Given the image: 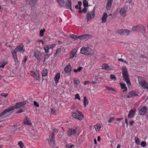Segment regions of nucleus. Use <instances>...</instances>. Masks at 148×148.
I'll return each mask as SVG.
<instances>
[{"mask_svg": "<svg viewBox=\"0 0 148 148\" xmlns=\"http://www.w3.org/2000/svg\"><path fill=\"white\" fill-rule=\"evenodd\" d=\"M58 131V129L54 128L52 130V133H50L49 134V138L47 139L48 143L50 147L51 148H54L55 145L54 140V135Z\"/></svg>", "mask_w": 148, "mask_h": 148, "instance_id": "f257e3e1", "label": "nucleus"}, {"mask_svg": "<svg viewBox=\"0 0 148 148\" xmlns=\"http://www.w3.org/2000/svg\"><path fill=\"white\" fill-rule=\"evenodd\" d=\"M23 47L24 46L23 45H20L15 49L12 51V53L13 58L15 62H18L17 53L18 51H19L21 52L22 53H23L25 51V50L23 49Z\"/></svg>", "mask_w": 148, "mask_h": 148, "instance_id": "f03ea898", "label": "nucleus"}, {"mask_svg": "<svg viewBox=\"0 0 148 148\" xmlns=\"http://www.w3.org/2000/svg\"><path fill=\"white\" fill-rule=\"evenodd\" d=\"M57 2L61 7H66L67 9H70L73 12V10L71 8V0H67L66 2L65 0H57Z\"/></svg>", "mask_w": 148, "mask_h": 148, "instance_id": "7ed1b4c3", "label": "nucleus"}, {"mask_svg": "<svg viewBox=\"0 0 148 148\" xmlns=\"http://www.w3.org/2000/svg\"><path fill=\"white\" fill-rule=\"evenodd\" d=\"M122 71L123 77L126 83L128 86H130L131 84L129 78L127 69L126 67H123Z\"/></svg>", "mask_w": 148, "mask_h": 148, "instance_id": "20e7f679", "label": "nucleus"}, {"mask_svg": "<svg viewBox=\"0 0 148 148\" xmlns=\"http://www.w3.org/2000/svg\"><path fill=\"white\" fill-rule=\"evenodd\" d=\"M80 52L86 56H93L94 55L93 50L89 47H82L81 49Z\"/></svg>", "mask_w": 148, "mask_h": 148, "instance_id": "39448f33", "label": "nucleus"}, {"mask_svg": "<svg viewBox=\"0 0 148 148\" xmlns=\"http://www.w3.org/2000/svg\"><path fill=\"white\" fill-rule=\"evenodd\" d=\"M20 102L17 103L15 106H12L5 110L8 115H10L15 109L21 107Z\"/></svg>", "mask_w": 148, "mask_h": 148, "instance_id": "423d86ee", "label": "nucleus"}, {"mask_svg": "<svg viewBox=\"0 0 148 148\" xmlns=\"http://www.w3.org/2000/svg\"><path fill=\"white\" fill-rule=\"evenodd\" d=\"M95 8L94 7L92 11H89L87 13L86 18L87 19V21L94 18L95 14Z\"/></svg>", "mask_w": 148, "mask_h": 148, "instance_id": "0eeeda50", "label": "nucleus"}, {"mask_svg": "<svg viewBox=\"0 0 148 148\" xmlns=\"http://www.w3.org/2000/svg\"><path fill=\"white\" fill-rule=\"evenodd\" d=\"M129 30L125 29H119L116 31V33L120 35L127 36L130 34Z\"/></svg>", "mask_w": 148, "mask_h": 148, "instance_id": "6e6552de", "label": "nucleus"}, {"mask_svg": "<svg viewBox=\"0 0 148 148\" xmlns=\"http://www.w3.org/2000/svg\"><path fill=\"white\" fill-rule=\"evenodd\" d=\"M77 112L78 114L75 112H73L72 116L74 118L77 119L81 121L84 117L83 115L81 112L79 111H77Z\"/></svg>", "mask_w": 148, "mask_h": 148, "instance_id": "1a4fd4ad", "label": "nucleus"}, {"mask_svg": "<svg viewBox=\"0 0 148 148\" xmlns=\"http://www.w3.org/2000/svg\"><path fill=\"white\" fill-rule=\"evenodd\" d=\"M138 82L140 86L146 89L148 92V83L143 79L138 80Z\"/></svg>", "mask_w": 148, "mask_h": 148, "instance_id": "9d476101", "label": "nucleus"}, {"mask_svg": "<svg viewBox=\"0 0 148 148\" xmlns=\"http://www.w3.org/2000/svg\"><path fill=\"white\" fill-rule=\"evenodd\" d=\"M127 8L126 6H124L121 8L119 11L120 15L123 17H125L126 16V12Z\"/></svg>", "mask_w": 148, "mask_h": 148, "instance_id": "9b49d317", "label": "nucleus"}, {"mask_svg": "<svg viewBox=\"0 0 148 148\" xmlns=\"http://www.w3.org/2000/svg\"><path fill=\"white\" fill-rule=\"evenodd\" d=\"M79 39L81 40L84 39H91L92 38V36L91 35L88 34H84L83 35L79 36Z\"/></svg>", "mask_w": 148, "mask_h": 148, "instance_id": "f8f14e48", "label": "nucleus"}, {"mask_svg": "<svg viewBox=\"0 0 148 148\" xmlns=\"http://www.w3.org/2000/svg\"><path fill=\"white\" fill-rule=\"evenodd\" d=\"M31 75L36 80H38L39 79V73L38 71L32 72Z\"/></svg>", "mask_w": 148, "mask_h": 148, "instance_id": "ddd939ff", "label": "nucleus"}, {"mask_svg": "<svg viewBox=\"0 0 148 148\" xmlns=\"http://www.w3.org/2000/svg\"><path fill=\"white\" fill-rule=\"evenodd\" d=\"M76 134V130L73 128H70L69 129V130L67 132V134L69 136L73 135L75 136Z\"/></svg>", "mask_w": 148, "mask_h": 148, "instance_id": "4468645a", "label": "nucleus"}, {"mask_svg": "<svg viewBox=\"0 0 148 148\" xmlns=\"http://www.w3.org/2000/svg\"><path fill=\"white\" fill-rule=\"evenodd\" d=\"M147 108L146 106H143L139 109V113L141 115L145 114L147 112Z\"/></svg>", "mask_w": 148, "mask_h": 148, "instance_id": "2eb2a0df", "label": "nucleus"}, {"mask_svg": "<svg viewBox=\"0 0 148 148\" xmlns=\"http://www.w3.org/2000/svg\"><path fill=\"white\" fill-rule=\"evenodd\" d=\"M77 57V50L76 49H73L70 53V59L73 58Z\"/></svg>", "mask_w": 148, "mask_h": 148, "instance_id": "dca6fc26", "label": "nucleus"}, {"mask_svg": "<svg viewBox=\"0 0 148 148\" xmlns=\"http://www.w3.org/2000/svg\"><path fill=\"white\" fill-rule=\"evenodd\" d=\"M34 56L37 59H40L42 58L41 53L37 50H35L34 51Z\"/></svg>", "mask_w": 148, "mask_h": 148, "instance_id": "f3484780", "label": "nucleus"}, {"mask_svg": "<svg viewBox=\"0 0 148 148\" xmlns=\"http://www.w3.org/2000/svg\"><path fill=\"white\" fill-rule=\"evenodd\" d=\"M113 0H107V2L106 5V9L108 10H110L112 4Z\"/></svg>", "mask_w": 148, "mask_h": 148, "instance_id": "a211bd4d", "label": "nucleus"}, {"mask_svg": "<svg viewBox=\"0 0 148 148\" xmlns=\"http://www.w3.org/2000/svg\"><path fill=\"white\" fill-rule=\"evenodd\" d=\"M138 95L136 94V92L132 91L129 92L127 95L126 96V97L127 98H130Z\"/></svg>", "mask_w": 148, "mask_h": 148, "instance_id": "6ab92c4d", "label": "nucleus"}, {"mask_svg": "<svg viewBox=\"0 0 148 148\" xmlns=\"http://www.w3.org/2000/svg\"><path fill=\"white\" fill-rule=\"evenodd\" d=\"M136 110L134 109H131L129 112L128 115V117L129 118L131 119L134 117Z\"/></svg>", "mask_w": 148, "mask_h": 148, "instance_id": "aec40b11", "label": "nucleus"}, {"mask_svg": "<svg viewBox=\"0 0 148 148\" xmlns=\"http://www.w3.org/2000/svg\"><path fill=\"white\" fill-rule=\"evenodd\" d=\"M8 116V115L5 110L1 113H0V122L1 121V120L2 119L5 118Z\"/></svg>", "mask_w": 148, "mask_h": 148, "instance_id": "412c9836", "label": "nucleus"}, {"mask_svg": "<svg viewBox=\"0 0 148 148\" xmlns=\"http://www.w3.org/2000/svg\"><path fill=\"white\" fill-rule=\"evenodd\" d=\"M108 16V15L106 13L104 12L103 14L101 19L102 20V23H103L106 22Z\"/></svg>", "mask_w": 148, "mask_h": 148, "instance_id": "4be33fe9", "label": "nucleus"}, {"mask_svg": "<svg viewBox=\"0 0 148 148\" xmlns=\"http://www.w3.org/2000/svg\"><path fill=\"white\" fill-rule=\"evenodd\" d=\"M60 77V73H58L55 76L54 80L56 84L58 82L59 80Z\"/></svg>", "mask_w": 148, "mask_h": 148, "instance_id": "5701e85b", "label": "nucleus"}, {"mask_svg": "<svg viewBox=\"0 0 148 148\" xmlns=\"http://www.w3.org/2000/svg\"><path fill=\"white\" fill-rule=\"evenodd\" d=\"M64 71L66 73H70L71 71V66L70 64H69L65 67L64 69Z\"/></svg>", "mask_w": 148, "mask_h": 148, "instance_id": "b1692460", "label": "nucleus"}, {"mask_svg": "<svg viewBox=\"0 0 148 148\" xmlns=\"http://www.w3.org/2000/svg\"><path fill=\"white\" fill-rule=\"evenodd\" d=\"M139 28L140 29V32L143 34H144L145 33L146 29L145 27L143 25H140L139 27Z\"/></svg>", "mask_w": 148, "mask_h": 148, "instance_id": "393cba45", "label": "nucleus"}, {"mask_svg": "<svg viewBox=\"0 0 148 148\" xmlns=\"http://www.w3.org/2000/svg\"><path fill=\"white\" fill-rule=\"evenodd\" d=\"M23 122L24 124L25 125H31L32 124L31 122L27 117H26V118L24 119Z\"/></svg>", "mask_w": 148, "mask_h": 148, "instance_id": "a878e982", "label": "nucleus"}, {"mask_svg": "<svg viewBox=\"0 0 148 148\" xmlns=\"http://www.w3.org/2000/svg\"><path fill=\"white\" fill-rule=\"evenodd\" d=\"M43 48L46 53H49V49H50V47L49 45H47L44 46Z\"/></svg>", "mask_w": 148, "mask_h": 148, "instance_id": "bb28decb", "label": "nucleus"}, {"mask_svg": "<svg viewBox=\"0 0 148 148\" xmlns=\"http://www.w3.org/2000/svg\"><path fill=\"white\" fill-rule=\"evenodd\" d=\"M83 103L84 106L85 107L88 104V101L86 96L84 97Z\"/></svg>", "mask_w": 148, "mask_h": 148, "instance_id": "cd10ccee", "label": "nucleus"}, {"mask_svg": "<svg viewBox=\"0 0 148 148\" xmlns=\"http://www.w3.org/2000/svg\"><path fill=\"white\" fill-rule=\"evenodd\" d=\"M109 67L108 65L107 64H103L102 65V69L108 70Z\"/></svg>", "mask_w": 148, "mask_h": 148, "instance_id": "c85d7f7f", "label": "nucleus"}, {"mask_svg": "<svg viewBox=\"0 0 148 148\" xmlns=\"http://www.w3.org/2000/svg\"><path fill=\"white\" fill-rule=\"evenodd\" d=\"M121 89H124V90L123 91V92L126 91L127 90V88L126 87V85L125 84H121Z\"/></svg>", "mask_w": 148, "mask_h": 148, "instance_id": "c756f323", "label": "nucleus"}, {"mask_svg": "<svg viewBox=\"0 0 148 148\" xmlns=\"http://www.w3.org/2000/svg\"><path fill=\"white\" fill-rule=\"evenodd\" d=\"M7 62H3L0 63V68H3L4 66L7 64Z\"/></svg>", "mask_w": 148, "mask_h": 148, "instance_id": "7c9ffc66", "label": "nucleus"}, {"mask_svg": "<svg viewBox=\"0 0 148 148\" xmlns=\"http://www.w3.org/2000/svg\"><path fill=\"white\" fill-rule=\"evenodd\" d=\"M87 8L86 7H84V8L82 10H79L78 11V12L79 13H85L87 12Z\"/></svg>", "mask_w": 148, "mask_h": 148, "instance_id": "2f4dec72", "label": "nucleus"}, {"mask_svg": "<svg viewBox=\"0 0 148 148\" xmlns=\"http://www.w3.org/2000/svg\"><path fill=\"white\" fill-rule=\"evenodd\" d=\"M47 70L46 69H44L42 72V77L46 76L47 74Z\"/></svg>", "mask_w": 148, "mask_h": 148, "instance_id": "473e14b6", "label": "nucleus"}, {"mask_svg": "<svg viewBox=\"0 0 148 148\" xmlns=\"http://www.w3.org/2000/svg\"><path fill=\"white\" fill-rule=\"evenodd\" d=\"M105 87L106 88V90L113 91H116V90L115 89L113 88L112 87H110L109 86H105Z\"/></svg>", "mask_w": 148, "mask_h": 148, "instance_id": "72a5a7b5", "label": "nucleus"}, {"mask_svg": "<svg viewBox=\"0 0 148 148\" xmlns=\"http://www.w3.org/2000/svg\"><path fill=\"white\" fill-rule=\"evenodd\" d=\"M70 37L71 38L75 40H77L78 39H79V36H77V35L74 34H72L70 36Z\"/></svg>", "mask_w": 148, "mask_h": 148, "instance_id": "f704fd0d", "label": "nucleus"}, {"mask_svg": "<svg viewBox=\"0 0 148 148\" xmlns=\"http://www.w3.org/2000/svg\"><path fill=\"white\" fill-rule=\"evenodd\" d=\"M83 4L84 7H87L88 6V3L86 0H84L83 1Z\"/></svg>", "mask_w": 148, "mask_h": 148, "instance_id": "c9c22d12", "label": "nucleus"}, {"mask_svg": "<svg viewBox=\"0 0 148 148\" xmlns=\"http://www.w3.org/2000/svg\"><path fill=\"white\" fill-rule=\"evenodd\" d=\"M135 140V142L138 145H140V140L139 138L137 137H135L134 138Z\"/></svg>", "mask_w": 148, "mask_h": 148, "instance_id": "e433bc0d", "label": "nucleus"}, {"mask_svg": "<svg viewBox=\"0 0 148 148\" xmlns=\"http://www.w3.org/2000/svg\"><path fill=\"white\" fill-rule=\"evenodd\" d=\"M82 67H79L77 69H74L73 71L75 73H77L78 72H79L82 70Z\"/></svg>", "mask_w": 148, "mask_h": 148, "instance_id": "4c0bfd02", "label": "nucleus"}, {"mask_svg": "<svg viewBox=\"0 0 148 148\" xmlns=\"http://www.w3.org/2000/svg\"><path fill=\"white\" fill-rule=\"evenodd\" d=\"M45 32V29H41L40 32V35L41 36H42L44 35V33Z\"/></svg>", "mask_w": 148, "mask_h": 148, "instance_id": "58836bf2", "label": "nucleus"}, {"mask_svg": "<svg viewBox=\"0 0 148 148\" xmlns=\"http://www.w3.org/2000/svg\"><path fill=\"white\" fill-rule=\"evenodd\" d=\"M66 148H75L74 145H66Z\"/></svg>", "mask_w": 148, "mask_h": 148, "instance_id": "ea45409f", "label": "nucleus"}, {"mask_svg": "<svg viewBox=\"0 0 148 148\" xmlns=\"http://www.w3.org/2000/svg\"><path fill=\"white\" fill-rule=\"evenodd\" d=\"M18 145L21 148H23L24 145L23 143L21 141L18 142Z\"/></svg>", "mask_w": 148, "mask_h": 148, "instance_id": "a19ab883", "label": "nucleus"}, {"mask_svg": "<svg viewBox=\"0 0 148 148\" xmlns=\"http://www.w3.org/2000/svg\"><path fill=\"white\" fill-rule=\"evenodd\" d=\"M73 82L75 84L77 85L79 84L80 83V82L79 80L76 79H74Z\"/></svg>", "mask_w": 148, "mask_h": 148, "instance_id": "79ce46f5", "label": "nucleus"}, {"mask_svg": "<svg viewBox=\"0 0 148 148\" xmlns=\"http://www.w3.org/2000/svg\"><path fill=\"white\" fill-rule=\"evenodd\" d=\"M110 78L111 79L114 80V81L116 80V77L114 75L112 74L110 75Z\"/></svg>", "mask_w": 148, "mask_h": 148, "instance_id": "37998d69", "label": "nucleus"}, {"mask_svg": "<svg viewBox=\"0 0 148 148\" xmlns=\"http://www.w3.org/2000/svg\"><path fill=\"white\" fill-rule=\"evenodd\" d=\"M141 145L143 147H145L146 145V143L145 141H143L141 143Z\"/></svg>", "mask_w": 148, "mask_h": 148, "instance_id": "c03bdc74", "label": "nucleus"}, {"mask_svg": "<svg viewBox=\"0 0 148 148\" xmlns=\"http://www.w3.org/2000/svg\"><path fill=\"white\" fill-rule=\"evenodd\" d=\"M95 128L96 131H98L101 128L100 126L96 125L95 126Z\"/></svg>", "mask_w": 148, "mask_h": 148, "instance_id": "a18cd8bd", "label": "nucleus"}, {"mask_svg": "<svg viewBox=\"0 0 148 148\" xmlns=\"http://www.w3.org/2000/svg\"><path fill=\"white\" fill-rule=\"evenodd\" d=\"M123 1L125 3H128L130 4L132 2V0H123Z\"/></svg>", "mask_w": 148, "mask_h": 148, "instance_id": "49530a36", "label": "nucleus"}, {"mask_svg": "<svg viewBox=\"0 0 148 148\" xmlns=\"http://www.w3.org/2000/svg\"><path fill=\"white\" fill-rule=\"evenodd\" d=\"M75 99H78L79 100H81L80 98V97L78 94L77 93L75 95Z\"/></svg>", "mask_w": 148, "mask_h": 148, "instance_id": "de8ad7c7", "label": "nucleus"}, {"mask_svg": "<svg viewBox=\"0 0 148 148\" xmlns=\"http://www.w3.org/2000/svg\"><path fill=\"white\" fill-rule=\"evenodd\" d=\"M61 51V49L60 48H58L57 49L56 52L55 53V55H57L58 54L60 53Z\"/></svg>", "mask_w": 148, "mask_h": 148, "instance_id": "09e8293b", "label": "nucleus"}, {"mask_svg": "<svg viewBox=\"0 0 148 148\" xmlns=\"http://www.w3.org/2000/svg\"><path fill=\"white\" fill-rule=\"evenodd\" d=\"M114 117H111L108 121V122L109 123L112 122L114 120Z\"/></svg>", "mask_w": 148, "mask_h": 148, "instance_id": "8fccbe9b", "label": "nucleus"}, {"mask_svg": "<svg viewBox=\"0 0 148 148\" xmlns=\"http://www.w3.org/2000/svg\"><path fill=\"white\" fill-rule=\"evenodd\" d=\"M26 101H23V102H20L21 106V107L23 106L26 104Z\"/></svg>", "mask_w": 148, "mask_h": 148, "instance_id": "3c124183", "label": "nucleus"}, {"mask_svg": "<svg viewBox=\"0 0 148 148\" xmlns=\"http://www.w3.org/2000/svg\"><path fill=\"white\" fill-rule=\"evenodd\" d=\"M34 104L35 106L37 107H39V104L36 101H34Z\"/></svg>", "mask_w": 148, "mask_h": 148, "instance_id": "603ef678", "label": "nucleus"}, {"mask_svg": "<svg viewBox=\"0 0 148 148\" xmlns=\"http://www.w3.org/2000/svg\"><path fill=\"white\" fill-rule=\"evenodd\" d=\"M27 58L26 57L23 60L22 62V64H25V62L27 61Z\"/></svg>", "mask_w": 148, "mask_h": 148, "instance_id": "864d4df0", "label": "nucleus"}, {"mask_svg": "<svg viewBox=\"0 0 148 148\" xmlns=\"http://www.w3.org/2000/svg\"><path fill=\"white\" fill-rule=\"evenodd\" d=\"M137 26H134L132 28V30L135 31H137Z\"/></svg>", "mask_w": 148, "mask_h": 148, "instance_id": "5fc2aeb1", "label": "nucleus"}, {"mask_svg": "<svg viewBox=\"0 0 148 148\" xmlns=\"http://www.w3.org/2000/svg\"><path fill=\"white\" fill-rule=\"evenodd\" d=\"M50 47V49H53L55 47V45L54 44L49 45Z\"/></svg>", "mask_w": 148, "mask_h": 148, "instance_id": "6e6d98bb", "label": "nucleus"}, {"mask_svg": "<svg viewBox=\"0 0 148 148\" xmlns=\"http://www.w3.org/2000/svg\"><path fill=\"white\" fill-rule=\"evenodd\" d=\"M1 96L4 97H6L8 96V94H5V93H3L1 94Z\"/></svg>", "mask_w": 148, "mask_h": 148, "instance_id": "4d7b16f0", "label": "nucleus"}, {"mask_svg": "<svg viewBox=\"0 0 148 148\" xmlns=\"http://www.w3.org/2000/svg\"><path fill=\"white\" fill-rule=\"evenodd\" d=\"M23 112V109H21L20 110L16 112V113H22Z\"/></svg>", "mask_w": 148, "mask_h": 148, "instance_id": "13d9d810", "label": "nucleus"}, {"mask_svg": "<svg viewBox=\"0 0 148 148\" xmlns=\"http://www.w3.org/2000/svg\"><path fill=\"white\" fill-rule=\"evenodd\" d=\"M37 42H41L42 44V45H43L44 44V42L42 40H38Z\"/></svg>", "mask_w": 148, "mask_h": 148, "instance_id": "bf43d9fd", "label": "nucleus"}, {"mask_svg": "<svg viewBox=\"0 0 148 148\" xmlns=\"http://www.w3.org/2000/svg\"><path fill=\"white\" fill-rule=\"evenodd\" d=\"M134 123V121H132L130 122V126H132Z\"/></svg>", "mask_w": 148, "mask_h": 148, "instance_id": "052dcab7", "label": "nucleus"}, {"mask_svg": "<svg viewBox=\"0 0 148 148\" xmlns=\"http://www.w3.org/2000/svg\"><path fill=\"white\" fill-rule=\"evenodd\" d=\"M123 118H117L116 119V121H121L122 120H123Z\"/></svg>", "mask_w": 148, "mask_h": 148, "instance_id": "680f3d73", "label": "nucleus"}, {"mask_svg": "<svg viewBox=\"0 0 148 148\" xmlns=\"http://www.w3.org/2000/svg\"><path fill=\"white\" fill-rule=\"evenodd\" d=\"M75 8L76 9H81V7L80 6H79V5H76L75 6Z\"/></svg>", "mask_w": 148, "mask_h": 148, "instance_id": "e2e57ef3", "label": "nucleus"}, {"mask_svg": "<svg viewBox=\"0 0 148 148\" xmlns=\"http://www.w3.org/2000/svg\"><path fill=\"white\" fill-rule=\"evenodd\" d=\"M101 57L103 59H105L106 58L104 54H102L101 55Z\"/></svg>", "mask_w": 148, "mask_h": 148, "instance_id": "0e129e2a", "label": "nucleus"}, {"mask_svg": "<svg viewBox=\"0 0 148 148\" xmlns=\"http://www.w3.org/2000/svg\"><path fill=\"white\" fill-rule=\"evenodd\" d=\"M90 83V82L89 81H84V85H86L88 83Z\"/></svg>", "mask_w": 148, "mask_h": 148, "instance_id": "69168bd1", "label": "nucleus"}, {"mask_svg": "<svg viewBox=\"0 0 148 148\" xmlns=\"http://www.w3.org/2000/svg\"><path fill=\"white\" fill-rule=\"evenodd\" d=\"M33 3H34V5H35L37 1V0H32Z\"/></svg>", "mask_w": 148, "mask_h": 148, "instance_id": "338daca9", "label": "nucleus"}, {"mask_svg": "<svg viewBox=\"0 0 148 148\" xmlns=\"http://www.w3.org/2000/svg\"><path fill=\"white\" fill-rule=\"evenodd\" d=\"M125 122L126 124V125H128V123L127 119L126 118L125 119Z\"/></svg>", "mask_w": 148, "mask_h": 148, "instance_id": "774afa93", "label": "nucleus"}]
</instances>
